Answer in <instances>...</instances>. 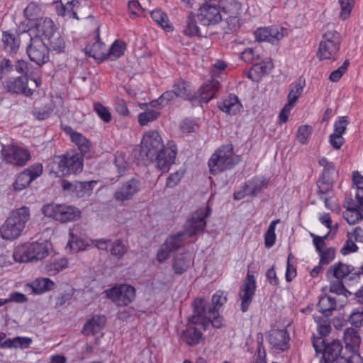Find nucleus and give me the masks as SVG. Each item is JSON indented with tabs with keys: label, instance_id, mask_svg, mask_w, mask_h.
I'll use <instances>...</instances> for the list:
<instances>
[{
	"label": "nucleus",
	"instance_id": "0e129e2a",
	"mask_svg": "<svg viewBox=\"0 0 363 363\" xmlns=\"http://www.w3.org/2000/svg\"><path fill=\"white\" fill-rule=\"evenodd\" d=\"M341 6L340 16L342 20L347 19L354 6V0H339Z\"/></svg>",
	"mask_w": 363,
	"mask_h": 363
},
{
	"label": "nucleus",
	"instance_id": "6e6d98bb",
	"mask_svg": "<svg viewBox=\"0 0 363 363\" xmlns=\"http://www.w3.org/2000/svg\"><path fill=\"white\" fill-rule=\"evenodd\" d=\"M247 183L249 184L251 196H256L264 187L267 186V182L265 179L257 178H254L247 182Z\"/></svg>",
	"mask_w": 363,
	"mask_h": 363
},
{
	"label": "nucleus",
	"instance_id": "6e6552de",
	"mask_svg": "<svg viewBox=\"0 0 363 363\" xmlns=\"http://www.w3.org/2000/svg\"><path fill=\"white\" fill-rule=\"evenodd\" d=\"M341 35L335 30H328L323 35L317 55L320 60H336L338 57Z\"/></svg>",
	"mask_w": 363,
	"mask_h": 363
},
{
	"label": "nucleus",
	"instance_id": "13d9d810",
	"mask_svg": "<svg viewBox=\"0 0 363 363\" xmlns=\"http://www.w3.org/2000/svg\"><path fill=\"white\" fill-rule=\"evenodd\" d=\"M152 19L162 28H170L168 25L167 15L160 9L154 10L150 13Z\"/></svg>",
	"mask_w": 363,
	"mask_h": 363
},
{
	"label": "nucleus",
	"instance_id": "09e8293b",
	"mask_svg": "<svg viewBox=\"0 0 363 363\" xmlns=\"http://www.w3.org/2000/svg\"><path fill=\"white\" fill-rule=\"evenodd\" d=\"M279 223V219L272 220L264 235V245L267 248L272 247L276 242L275 228L277 223Z\"/></svg>",
	"mask_w": 363,
	"mask_h": 363
},
{
	"label": "nucleus",
	"instance_id": "774afa93",
	"mask_svg": "<svg viewBox=\"0 0 363 363\" xmlns=\"http://www.w3.org/2000/svg\"><path fill=\"white\" fill-rule=\"evenodd\" d=\"M349 320L353 325H361L363 321V307L354 310L350 315Z\"/></svg>",
	"mask_w": 363,
	"mask_h": 363
},
{
	"label": "nucleus",
	"instance_id": "72a5a7b5",
	"mask_svg": "<svg viewBox=\"0 0 363 363\" xmlns=\"http://www.w3.org/2000/svg\"><path fill=\"white\" fill-rule=\"evenodd\" d=\"M127 48L126 43L119 39L116 40L111 47L107 49L106 59L115 60L121 57L125 52Z\"/></svg>",
	"mask_w": 363,
	"mask_h": 363
},
{
	"label": "nucleus",
	"instance_id": "ea45409f",
	"mask_svg": "<svg viewBox=\"0 0 363 363\" xmlns=\"http://www.w3.org/2000/svg\"><path fill=\"white\" fill-rule=\"evenodd\" d=\"M67 267V260L61 259L48 262L45 265V271L49 276H55Z\"/></svg>",
	"mask_w": 363,
	"mask_h": 363
},
{
	"label": "nucleus",
	"instance_id": "0eeeda50",
	"mask_svg": "<svg viewBox=\"0 0 363 363\" xmlns=\"http://www.w3.org/2000/svg\"><path fill=\"white\" fill-rule=\"evenodd\" d=\"M41 84L42 80L40 78L21 76L9 78L4 82V86L8 93L30 97Z\"/></svg>",
	"mask_w": 363,
	"mask_h": 363
},
{
	"label": "nucleus",
	"instance_id": "3c124183",
	"mask_svg": "<svg viewBox=\"0 0 363 363\" xmlns=\"http://www.w3.org/2000/svg\"><path fill=\"white\" fill-rule=\"evenodd\" d=\"M318 195L320 197L329 196L333 191V182L331 179L319 177L317 181Z\"/></svg>",
	"mask_w": 363,
	"mask_h": 363
},
{
	"label": "nucleus",
	"instance_id": "5701e85b",
	"mask_svg": "<svg viewBox=\"0 0 363 363\" xmlns=\"http://www.w3.org/2000/svg\"><path fill=\"white\" fill-rule=\"evenodd\" d=\"M220 111L229 115L237 114L242 107L237 96L230 94L226 99L218 103Z\"/></svg>",
	"mask_w": 363,
	"mask_h": 363
},
{
	"label": "nucleus",
	"instance_id": "ddd939ff",
	"mask_svg": "<svg viewBox=\"0 0 363 363\" xmlns=\"http://www.w3.org/2000/svg\"><path fill=\"white\" fill-rule=\"evenodd\" d=\"M256 291V280L255 276L247 273L243 284L240 286L238 296L241 301L240 310L242 313L248 311L252 302Z\"/></svg>",
	"mask_w": 363,
	"mask_h": 363
},
{
	"label": "nucleus",
	"instance_id": "aec40b11",
	"mask_svg": "<svg viewBox=\"0 0 363 363\" xmlns=\"http://www.w3.org/2000/svg\"><path fill=\"white\" fill-rule=\"evenodd\" d=\"M172 88L178 98L190 101L197 99V94L192 90L191 84L182 78L174 81Z\"/></svg>",
	"mask_w": 363,
	"mask_h": 363
},
{
	"label": "nucleus",
	"instance_id": "c756f323",
	"mask_svg": "<svg viewBox=\"0 0 363 363\" xmlns=\"http://www.w3.org/2000/svg\"><path fill=\"white\" fill-rule=\"evenodd\" d=\"M55 285V282L49 278H38L32 283L27 284L28 287L32 289V292L37 295L51 291Z\"/></svg>",
	"mask_w": 363,
	"mask_h": 363
},
{
	"label": "nucleus",
	"instance_id": "69168bd1",
	"mask_svg": "<svg viewBox=\"0 0 363 363\" xmlns=\"http://www.w3.org/2000/svg\"><path fill=\"white\" fill-rule=\"evenodd\" d=\"M211 301L212 304L211 305L212 308L218 311V309L226 303L227 297L223 291H218L213 295Z\"/></svg>",
	"mask_w": 363,
	"mask_h": 363
},
{
	"label": "nucleus",
	"instance_id": "c85d7f7f",
	"mask_svg": "<svg viewBox=\"0 0 363 363\" xmlns=\"http://www.w3.org/2000/svg\"><path fill=\"white\" fill-rule=\"evenodd\" d=\"M337 301L335 298L328 295H323L319 297L317 304L318 310L324 316L329 317L332 315L333 312L336 309Z\"/></svg>",
	"mask_w": 363,
	"mask_h": 363
},
{
	"label": "nucleus",
	"instance_id": "a211bd4d",
	"mask_svg": "<svg viewBox=\"0 0 363 363\" xmlns=\"http://www.w3.org/2000/svg\"><path fill=\"white\" fill-rule=\"evenodd\" d=\"M256 40L258 41H267L272 44L277 43L283 37V28L279 29L277 26L259 28L255 32Z\"/></svg>",
	"mask_w": 363,
	"mask_h": 363
},
{
	"label": "nucleus",
	"instance_id": "a19ab883",
	"mask_svg": "<svg viewBox=\"0 0 363 363\" xmlns=\"http://www.w3.org/2000/svg\"><path fill=\"white\" fill-rule=\"evenodd\" d=\"M62 203L50 202L44 204L41 208L42 213L47 218H52L57 221L60 216V211H61Z\"/></svg>",
	"mask_w": 363,
	"mask_h": 363
},
{
	"label": "nucleus",
	"instance_id": "473e14b6",
	"mask_svg": "<svg viewBox=\"0 0 363 363\" xmlns=\"http://www.w3.org/2000/svg\"><path fill=\"white\" fill-rule=\"evenodd\" d=\"M33 340L28 337H16L8 338L2 342L1 349L21 348L26 349L30 347Z\"/></svg>",
	"mask_w": 363,
	"mask_h": 363
},
{
	"label": "nucleus",
	"instance_id": "37998d69",
	"mask_svg": "<svg viewBox=\"0 0 363 363\" xmlns=\"http://www.w3.org/2000/svg\"><path fill=\"white\" fill-rule=\"evenodd\" d=\"M184 238V233H178L169 236L164 245L172 252L179 249L183 245Z\"/></svg>",
	"mask_w": 363,
	"mask_h": 363
},
{
	"label": "nucleus",
	"instance_id": "cd10ccee",
	"mask_svg": "<svg viewBox=\"0 0 363 363\" xmlns=\"http://www.w3.org/2000/svg\"><path fill=\"white\" fill-rule=\"evenodd\" d=\"M105 324L106 317L104 315H95L84 324L82 333L87 336L96 334L104 327Z\"/></svg>",
	"mask_w": 363,
	"mask_h": 363
},
{
	"label": "nucleus",
	"instance_id": "864d4df0",
	"mask_svg": "<svg viewBox=\"0 0 363 363\" xmlns=\"http://www.w3.org/2000/svg\"><path fill=\"white\" fill-rule=\"evenodd\" d=\"M94 111L104 123H110L112 120L111 113L108 108L100 102H96L93 106Z\"/></svg>",
	"mask_w": 363,
	"mask_h": 363
},
{
	"label": "nucleus",
	"instance_id": "f257e3e1",
	"mask_svg": "<svg viewBox=\"0 0 363 363\" xmlns=\"http://www.w3.org/2000/svg\"><path fill=\"white\" fill-rule=\"evenodd\" d=\"M133 155L139 165H147L155 159L157 167L166 172L174 162L177 146L172 145L164 147L159 133L149 130L144 134L140 145L133 150Z\"/></svg>",
	"mask_w": 363,
	"mask_h": 363
},
{
	"label": "nucleus",
	"instance_id": "2f4dec72",
	"mask_svg": "<svg viewBox=\"0 0 363 363\" xmlns=\"http://www.w3.org/2000/svg\"><path fill=\"white\" fill-rule=\"evenodd\" d=\"M36 28L38 32L44 36L45 39L50 38L57 32L54 22L50 18L40 19L36 24Z\"/></svg>",
	"mask_w": 363,
	"mask_h": 363
},
{
	"label": "nucleus",
	"instance_id": "e2e57ef3",
	"mask_svg": "<svg viewBox=\"0 0 363 363\" xmlns=\"http://www.w3.org/2000/svg\"><path fill=\"white\" fill-rule=\"evenodd\" d=\"M349 65V60H345L343 64L339 68L330 73L329 79L333 82H337L341 79L342 75L347 72Z\"/></svg>",
	"mask_w": 363,
	"mask_h": 363
},
{
	"label": "nucleus",
	"instance_id": "dca6fc26",
	"mask_svg": "<svg viewBox=\"0 0 363 363\" xmlns=\"http://www.w3.org/2000/svg\"><path fill=\"white\" fill-rule=\"evenodd\" d=\"M197 16L203 26L215 25L222 19L219 8L209 4H203L199 8Z\"/></svg>",
	"mask_w": 363,
	"mask_h": 363
},
{
	"label": "nucleus",
	"instance_id": "052dcab7",
	"mask_svg": "<svg viewBox=\"0 0 363 363\" xmlns=\"http://www.w3.org/2000/svg\"><path fill=\"white\" fill-rule=\"evenodd\" d=\"M318 255L320 256V264L327 265L333 262L335 259V250L334 247H328L320 252Z\"/></svg>",
	"mask_w": 363,
	"mask_h": 363
},
{
	"label": "nucleus",
	"instance_id": "f704fd0d",
	"mask_svg": "<svg viewBox=\"0 0 363 363\" xmlns=\"http://www.w3.org/2000/svg\"><path fill=\"white\" fill-rule=\"evenodd\" d=\"M78 4L77 0L68 1L66 4L60 2L56 5V11L59 16L78 19L77 13L74 10V6Z\"/></svg>",
	"mask_w": 363,
	"mask_h": 363
},
{
	"label": "nucleus",
	"instance_id": "de8ad7c7",
	"mask_svg": "<svg viewBox=\"0 0 363 363\" xmlns=\"http://www.w3.org/2000/svg\"><path fill=\"white\" fill-rule=\"evenodd\" d=\"M109 251L113 256L120 259L128 252V246L125 245L121 239H118L111 242Z\"/></svg>",
	"mask_w": 363,
	"mask_h": 363
},
{
	"label": "nucleus",
	"instance_id": "7ed1b4c3",
	"mask_svg": "<svg viewBox=\"0 0 363 363\" xmlns=\"http://www.w3.org/2000/svg\"><path fill=\"white\" fill-rule=\"evenodd\" d=\"M30 211L27 206L13 210L0 226V237L5 240L18 238L30 220Z\"/></svg>",
	"mask_w": 363,
	"mask_h": 363
},
{
	"label": "nucleus",
	"instance_id": "4c0bfd02",
	"mask_svg": "<svg viewBox=\"0 0 363 363\" xmlns=\"http://www.w3.org/2000/svg\"><path fill=\"white\" fill-rule=\"evenodd\" d=\"M190 265V257L184 255H179L175 257L172 264V269L175 274H182Z\"/></svg>",
	"mask_w": 363,
	"mask_h": 363
},
{
	"label": "nucleus",
	"instance_id": "1a4fd4ad",
	"mask_svg": "<svg viewBox=\"0 0 363 363\" xmlns=\"http://www.w3.org/2000/svg\"><path fill=\"white\" fill-rule=\"evenodd\" d=\"M198 306L199 311V315L207 321L206 329L210 324L215 328H221L223 325V318L219 315L218 310L212 308L205 298H196L192 302V308H196Z\"/></svg>",
	"mask_w": 363,
	"mask_h": 363
},
{
	"label": "nucleus",
	"instance_id": "f03ea898",
	"mask_svg": "<svg viewBox=\"0 0 363 363\" xmlns=\"http://www.w3.org/2000/svg\"><path fill=\"white\" fill-rule=\"evenodd\" d=\"M313 346L317 354H322L320 363H356L358 359L354 356L352 357V361L345 352L343 346L338 340L326 342L322 337H314Z\"/></svg>",
	"mask_w": 363,
	"mask_h": 363
},
{
	"label": "nucleus",
	"instance_id": "603ef678",
	"mask_svg": "<svg viewBox=\"0 0 363 363\" xmlns=\"http://www.w3.org/2000/svg\"><path fill=\"white\" fill-rule=\"evenodd\" d=\"M329 288L331 293H335L337 295H342L346 298L351 295V292L345 288L343 281L341 279H336V280L330 281Z\"/></svg>",
	"mask_w": 363,
	"mask_h": 363
},
{
	"label": "nucleus",
	"instance_id": "e433bc0d",
	"mask_svg": "<svg viewBox=\"0 0 363 363\" xmlns=\"http://www.w3.org/2000/svg\"><path fill=\"white\" fill-rule=\"evenodd\" d=\"M31 257L27 242L17 246L13 253L14 260L19 263L31 262Z\"/></svg>",
	"mask_w": 363,
	"mask_h": 363
},
{
	"label": "nucleus",
	"instance_id": "2eb2a0df",
	"mask_svg": "<svg viewBox=\"0 0 363 363\" xmlns=\"http://www.w3.org/2000/svg\"><path fill=\"white\" fill-rule=\"evenodd\" d=\"M140 182L132 178L124 182L113 194L114 199L120 203L131 200L140 190Z\"/></svg>",
	"mask_w": 363,
	"mask_h": 363
},
{
	"label": "nucleus",
	"instance_id": "39448f33",
	"mask_svg": "<svg viewBox=\"0 0 363 363\" xmlns=\"http://www.w3.org/2000/svg\"><path fill=\"white\" fill-rule=\"evenodd\" d=\"M193 313L187 318L186 328L181 333V340L189 346H196L204 340L203 332L206 330L207 321L199 315V308L196 305Z\"/></svg>",
	"mask_w": 363,
	"mask_h": 363
},
{
	"label": "nucleus",
	"instance_id": "b1692460",
	"mask_svg": "<svg viewBox=\"0 0 363 363\" xmlns=\"http://www.w3.org/2000/svg\"><path fill=\"white\" fill-rule=\"evenodd\" d=\"M354 270V267L342 262H337L330 266L326 272L328 279L332 277L337 279L342 280L345 277L351 274Z\"/></svg>",
	"mask_w": 363,
	"mask_h": 363
},
{
	"label": "nucleus",
	"instance_id": "7c9ffc66",
	"mask_svg": "<svg viewBox=\"0 0 363 363\" xmlns=\"http://www.w3.org/2000/svg\"><path fill=\"white\" fill-rule=\"evenodd\" d=\"M31 254V262H36L44 259L48 255V246L44 242H27Z\"/></svg>",
	"mask_w": 363,
	"mask_h": 363
},
{
	"label": "nucleus",
	"instance_id": "bf43d9fd",
	"mask_svg": "<svg viewBox=\"0 0 363 363\" xmlns=\"http://www.w3.org/2000/svg\"><path fill=\"white\" fill-rule=\"evenodd\" d=\"M69 237L67 245L74 250H84L88 245L84 240L74 235L72 232H69Z\"/></svg>",
	"mask_w": 363,
	"mask_h": 363
},
{
	"label": "nucleus",
	"instance_id": "a878e982",
	"mask_svg": "<svg viewBox=\"0 0 363 363\" xmlns=\"http://www.w3.org/2000/svg\"><path fill=\"white\" fill-rule=\"evenodd\" d=\"M84 50L86 55L97 60L103 61L106 60L107 48L106 45L99 39L91 44L87 45Z\"/></svg>",
	"mask_w": 363,
	"mask_h": 363
},
{
	"label": "nucleus",
	"instance_id": "9d476101",
	"mask_svg": "<svg viewBox=\"0 0 363 363\" xmlns=\"http://www.w3.org/2000/svg\"><path fill=\"white\" fill-rule=\"evenodd\" d=\"M211 213V209L208 205L196 210L191 215V218L186 221L184 224V233L192 236L202 233L206 225V218L208 217Z\"/></svg>",
	"mask_w": 363,
	"mask_h": 363
},
{
	"label": "nucleus",
	"instance_id": "49530a36",
	"mask_svg": "<svg viewBox=\"0 0 363 363\" xmlns=\"http://www.w3.org/2000/svg\"><path fill=\"white\" fill-rule=\"evenodd\" d=\"M305 85V82H301V79L298 80V82L296 83L294 86H293L290 91L288 94L287 99H288V103L289 105L294 106L296 104L298 99L301 95L303 86Z\"/></svg>",
	"mask_w": 363,
	"mask_h": 363
},
{
	"label": "nucleus",
	"instance_id": "c03bdc74",
	"mask_svg": "<svg viewBox=\"0 0 363 363\" xmlns=\"http://www.w3.org/2000/svg\"><path fill=\"white\" fill-rule=\"evenodd\" d=\"M47 40H48L49 50L54 51L56 53L64 52L65 48V42L58 31Z\"/></svg>",
	"mask_w": 363,
	"mask_h": 363
},
{
	"label": "nucleus",
	"instance_id": "58836bf2",
	"mask_svg": "<svg viewBox=\"0 0 363 363\" xmlns=\"http://www.w3.org/2000/svg\"><path fill=\"white\" fill-rule=\"evenodd\" d=\"M186 36H201L199 27L197 26L195 14L189 12L186 18V25L183 31Z\"/></svg>",
	"mask_w": 363,
	"mask_h": 363
},
{
	"label": "nucleus",
	"instance_id": "6ab92c4d",
	"mask_svg": "<svg viewBox=\"0 0 363 363\" xmlns=\"http://www.w3.org/2000/svg\"><path fill=\"white\" fill-rule=\"evenodd\" d=\"M67 133L69 135L71 140L75 145L77 146L79 150L81 155L83 157H89L92 152V144L89 140H88L82 133L74 131L72 128L69 127Z\"/></svg>",
	"mask_w": 363,
	"mask_h": 363
},
{
	"label": "nucleus",
	"instance_id": "393cba45",
	"mask_svg": "<svg viewBox=\"0 0 363 363\" xmlns=\"http://www.w3.org/2000/svg\"><path fill=\"white\" fill-rule=\"evenodd\" d=\"M57 221L62 223L74 222L81 218V211L73 206L62 203Z\"/></svg>",
	"mask_w": 363,
	"mask_h": 363
},
{
	"label": "nucleus",
	"instance_id": "bb28decb",
	"mask_svg": "<svg viewBox=\"0 0 363 363\" xmlns=\"http://www.w3.org/2000/svg\"><path fill=\"white\" fill-rule=\"evenodd\" d=\"M1 42L3 49L10 54L16 53L20 46L18 36L11 31L2 32Z\"/></svg>",
	"mask_w": 363,
	"mask_h": 363
},
{
	"label": "nucleus",
	"instance_id": "8fccbe9b",
	"mask_svg": "<svg viewBox=\"0 0 363 363\" xmlns=\"http://www.w3.org/2000/svg\"><path fill=\"white\" fill-rule=\"evenodd\" d=\"M160 115V113L155 109H147L145 111L138 115V123L140 125H146L150 122L156 120Z\"/></svg>",
	"mask_w": 363,
	"mask_h": 363
},
{
	"label": "nucleus",
	"instance_id": "4d7b16f0",
	"mask_svg": "<svg viewBox=\"0 0 363 363\" xmlns=\"http://www.w3.org/2000/svg\"><path fill=\"white\" fill-rule=\"evenodd\" d=\"M31 182L32 181L23 171L17 177L16 179L13 184V186L16 191H20L28 186Z\"/></svg>",
	"mask_w": 363,
	"mask_h": 363
},
{
	"label": "nucleus",
	"instance_id": "4be33fe9",
	"mask_svg": "<svg viewBox=\"0 0 363 363\" xmlns=\"http://www.w3.org/2000/svg\"><path fill=\"white\" fill-rule=\"evenodd\" d=\"M272 62L255 63L247 72V77L254 82H259L262 76L269 73L273 69Z\"/></svg>",
	"mask_w": 363,
	"mask_h": 363
},
{
	"label": "nucleus",
	"instance_id": "c9c22d12",
	"mask_svg": "<svg viewBox=\"0 0 363 363\" xmlns=\"http://www.w3.org/2000/svg\"><path fill=\"white\" fill-rule=\"evenodd\" d=\"M96 184V181L90 182H78L75 181V189L74 196L82 198L89 196L92 192L94 186Z\"/></svg>",
	"mask_w": 363,
	"mask_h": 363
},
{
	"label": "nucleus",
	"instance_id": "f8f14e48",
	"mask_svg": "<svg viewBox=\"0 0 363 363\" xmlns=\"http://www.w3.org/2000/svg\"><path fill=\"white\" fill-rule=\"evenodd\" d=\"M26 52L30 60L38 65L41 66L49 61L48 47L38 36L30 37Z\"/></svg>",
	"mask_w": 363,
	"mask_h": 363
},
{
	"label": "nucleus",
	"instance_id": "20e7f679",
	"mask_svg": "<svg viewBox=\"0 0 363 363\" xmlns=\"http://www.w3.org/2000/svg\"><path fill=\"white\" fill-rule=\"evenodd\" d=\"M83 167V156L74 152L55 156L51 164V171L59 177L77 174L82 172Z\"/></svg>",
	"mask_w": 363,
	"mask_h": 363
},
{
	"label": "nucleus",
	"instance_id": "4468645a",
	"mask_svg": "<svg viewBox=\"0 0 363 363\" xmlns=\"http://www.w3.org/2000/svg\"><path fill=\"white\" fill-rule=\"evenodd\" d=\"M1 154L7 163L17 166L25 165L30 157V152L27 150L13 145L3 146Z\"/></svg>",
	"mask_w": 363,
	"mask_h": 363
},
{
	"label": "nucleus",
	"instance_id": "680f3d73",
	"mask_svg": "<svg viewBox=\"0 0 363 363\" xmlns=\"http://www.w3.org/2000/svg\"><path fill=\"white\" fill-rule=\"evenodd\" d=\"M43 169V167L42 164L35 163L23 170V172L26 174L28 178L33 182L42 174Z\"/></svg>",
	"mask_w": 363,
	"mask_h": 363
},
{
	"label": "nucleus",
	"instance_id": "f3484780",
	"mask_svg": "<svg viewBox=\"0 0 363 363\" xmlns=\"http://www.w3.org/2000/svg\"><path fill=\"white\" fill-rule=\"evenodd\" d=\"M289 334L285 329H273L269 331L268 335L269 345L277 350H287L289 347Z\"/></svg>",
	"mask_w": 363,
	"mask_h": 363
},
{
	"label": "nucleus",
	"instance_id": "5fc2aeb1",
	"mask_svg": "<svg viewBox=\"0 0 363 363\" xmlns=\"http://www.w3.org/2000/svg\"><path fill=\"white\" fill-rule=\"evenodd\" d=\"M318 162L319 164L323 167L322 174L320 177L323 178V179H331V176L335 172V167L334 163L329 162L325 157H322Z\"/></svg>",
	"mask_w": 363,
	"mask_h": 363
},
{
	"label": "nucleus",
	"instance_id": "a18cd8bd",
	"mask_svg": "<svg viewBox=\"0 0 363 363\" xmlns=\"http://www.w3.org/2000/svg\"><path fill=\"white\" fill-rule=\"evenodd\" d=\"M345 218L350 225H354L363 219V210L360 211L354 204L348 207L345 213Z\"/></svg>",
	"mask_w": 363,
	"mask_h": 363
},
{
	"label": "nucleus",
	"instance_id": "9b49d317",
	"mask_svg": "<svg viewBox=\"0 0 363 363\" xmlns=\"http://www.w3.org/2000/svg\"><path fill=\"white\" fill-rule=\"evenodd\" d=\"M106 296L118 306H127L135 298V289L129 284H121L106 291Z\"/></svg>",
	"mask_w": 363,
	"mask_h": 363
},
{
	"label": "nucleus",
	"instance_id": "79ce46f5",
	"mask_svg": "<svg viewBox=\"0 0 363 363\" xmlns=\"http://www.w3.org/2000/svg\"><path fill=\"white\" fill-rule=\"evenodd\" d=\"M223 11L230 16L238 15L241 10V4L237 0H219Z\"/></svg>",
	"mask_w": 363,
	"mask_h": 363
},
{
	"label": "nucleus",
	"instance_id": "338daca9",
	"mask_svg": "<svg viewBox=\"0 0 363 363\" xmlns=\"http://www.w3.org/2000/svg\"><path fill=\"white\" fill-rule=\"evenodd\" d=\"M184 175V170H178L174 173L171 174L166 181V187L167 188H174L181 181L182 177Z\"/></svg>",
	"mask_w": 363,
	"mask_h": 363
},
{
	"label": "nucleus",
	"instance_id": "423d86ee",
	"mask_svg": "<svg viewBox=\"0 0 363 363\" xmlns=\"http://www.w3.org/2000/svg\"><path fill=\"white\" fill-rule=\"evenodd\" d=\"M240 162L239 157L234 155L232 145H222L211 155L208 165L211 174L230 169Z\"/></svg>",
	"mask_w": 363,
	"mask_h": 363
},
{
	"label": "nucleus",
	"instance_id": "412c9836",
	"mask_svg": "<svg viewBox=\"0 0 363 363\" xmlns=\"http://www.w3.org/2000/svg\"><path fill=\"white\" fill-rule=\"evenodd\" d=\"M219 88L220 82L218 80L213 79L207 81L200 87L199 90V94L197 95V99H199L201 102L208 103L213 98Z\"/></svg>",
	"mask_w": 363,
	"mask_h": 363
}]
</instances>
